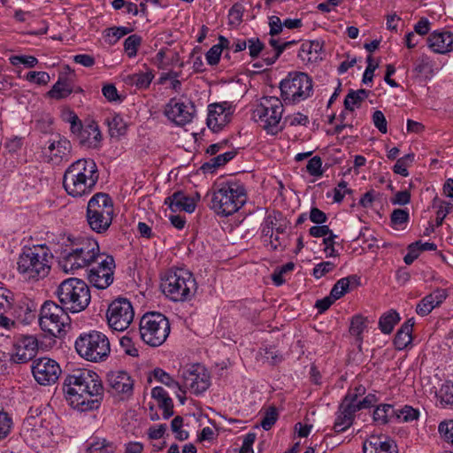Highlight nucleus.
I'll use <instances>...</instances> for the list:
<instances>
[{"instance_id": "1", "label": "nucleus", "mask_w": 453, "mask_h": 453, "mask_svg": "<svg viewBox=\"0 0 453 453\" xmlns=\"http://www.w3.org/2000/svg\"><path fill=\"white\" fill-rule=\"evenodd\" d=\"M63 391L68 403L79 411L98 409L104 394L100 376L86 368L71 371L64 380Z\"/></svg>"}, {"instance_id": "2", "label": "nucleus", "mask_w": 453, "mask_h": 453, "mask_svg": "<svg viewBox=\"0 0 453 453\" xmlns=\"http://www.w3.org/2000/svg\"><path fill=\"white\" fill-rule=\"evenodd\" d=\"M55 240L54 252L60 253V265L66 273L88 268L103 254L97 241L89 236L59 234Z\"/></svg>"}, {"instance_id": "3", "label": "nucleus", "mask_w": 453, "mask_h": 453, "mask_svg": "<svg viewBox=\"0 0 453 453\" xmlns=\"http://www.w3.org/2000/svg\"><path fill=\"white\" fill-rule=\"evenodd\" d=\"M48 242L51 246L44 243L22 248L17 261V270L25 280L38 281L49 275L56 247L55 235H49Z\"/></svg>"}, {"instance_id": "4", "label": "nucleus", "mask_w": 453, "mask_h": 453, "mask_svg": "<svg viewBox=\"0 0 453 453\" xmlns=\"http://www.w3.org/2000/svg\"><path fill=\"white\" fill-rule=\"evenodd\" d=\"M99 180L98 167L92 158H80L72 163L63 175V187L73 197H82L95 189Z\"/></svg>"}, {"instance_id": "5", "label": "nucleus", "mask_w": 453, "mask_h": 453, "mask_svg": "<svg viewBox=\"0 0 453 453\" xmlns=\"http://www.w3.org/2000/svg\"><path fill=\"white\" fill-rule=\"evenodd\" d=\"M246 200L244 185L240 181L227 180L215 187L209 206L218 215L229 216L241 209Z\"/></svg>"}, {"instance_id": "6", "label": "nucleus", "mask_w": 453, "mask_h": 453, "mask_svg": "<svg viewBox=\"0 0 453 453\" xmlns=\"http://www.w3.org/2000/svg\"><path fill=\"white\" fill-rule=\"evenodd\" d=\"M161 289L167 299L174 303L189 302L197 290L193 273L185 268H171L162 278Z\"/></svg>"}, {"instance_id": "7", "label": "nucleus", "mask_w": 453, "mask_h": 453, "mask_svg": "<svg viewBox=\"0 0 453 453\" xmlns=\"http://www.w3.org/2000/svg\"><path fill=\"white\" fill-rule=\"evenodd\" d=\"M61 306L67 311L78 313L84 311L90 303V289L87 283L78 278L63 280L56 290Z\"/></svg>"}, {"instance_id": "8", "label": "nucleus", "mask_w": 453, "mask_h": 453, "mask_svg": "<svg viewBox=\"0 0 453 453\" xmlns=\"http://www.w3.org/2000/svg\"><path fill=\"white\" fill-rule=\"evenodd\" d=\"M78 355L88 362L105 361L111 354V343L107 335L97 330L81 333L74 342Z\"/></svg>"}, {"instance_id": "9", "label": "nucleus", "mask_w": 453, "mask_h": 453, "mask_svg": "<svg viewBox=\"0 0 453 453\" xmlns=\"http://www.w3.org/2000/svg\"><path fill=\"white\" fill-rule=\"evenodd\" d=\"M114 217L112 198L106 193L95 194L88 203L86 218L90 229L97 234L105 233Z\"/></svg>"}, {"instance_id": "10", "label": "nucleus", "mask_w": 453, "mask_h": 453, "mask_svg": "<svg viewBox=\"0 0 453 453\" xmlns=\"http://www.w3.org/2000/svg\"><path fill=\"white\" fill-rule=\"evenodd\" d=\"M170 331V322L162 313L147 312L140 319V337L150 347L161 346L168 338Z\"/></svg>"}, {"instance_id": "11", "label": "nucleus", "mask_w": 453, "mask_h": 453, "mask_svg": "<svg viewBox=\"0 0 453 453\" xmlns=\"http://www.w3.org/2000/svg\"><path fill=\"white\" fill-rule=\"evenodd\" d=\"M67 311L53 301H46L40 311L39 324L44 332L54 337L61 338L70 327Z\"/></svg>"}, {"instance_id": "12", "label": "nucleus", "mask_w": 453, "mask_h": 453, "mask_svg": "<svg viewBox=\"0 0 453 453\" xmlns=\"http://www.w3.org/2000/svg\"><path fill=\"white\" fill-rule=\"evenodd\" d=\"M280 95L286 104H296L310 97L313 92L312 79L305 73H289L280 84Z\"/></svg>"}, {"instance_id": "13", "label": "nucleus", "mask_w": 453, "mask_h": 453, "mask_svg": "<svg viewBox=\"0 0 453 453\" xmlns=\"http://www.w3.org/2000/svg\"><path fill=\"white\" fill-rule=\"evenodd\" d=\"M282 102L275 96H264L253 111V119L271 134L280 131V122L282 118Z\"/></svg>"}, {"instance_id": "14", "label": "nucleus", "mask_w": 453, "mask_h": 453, "mask_svg": "<svg viewBox=\"0 0 453 453\" xmlns=\"http://www.w3.org/2000/svg\"><path fill=\"white\" fill-rule=\"evenodd\" d=\"M51 434L48 423L41 417H27L20 429V436L32 448L48 446Z\"/></svg>"}, {"instance_id": "15", "label": "nucleus", "mask_w": 453, "mask_h": 453, "mask_svg": "<svg viewBox=\"0 0 453 453\" xmlns=\"http://www.w3.org/2000/svg\"><path fill=\"white\" fill-rule=\"evenodd\" d=\"M134 318V311L127 298L114 299L106 311L107 323L115 331H125L129 327Z\"/></svg>"}, {"instance_id": "16", "label": "nucleus", "mask_w": 453, "mask_h": 453, "mask_svg": "<svg viewBox=\"0 0 453 453\" xmlns=\"http://www.w3.org/2000/svg\"><path fill=\"white\" fill-rule=\"evenodd\" d=\"M114 269L113 257L103 253L88 267V280L96 288L105 289L113 282Z\"/></svg>"}, {"instance_id": "17", "label": "nucleus", "mask_w": 453, "mask_h": 453, "mask_svg": "<svg viewBox=\"0 0 453 453\" xmlns=\"http://www.w3.org/2000/svg\"><path fill=\"white\" fill-rule=\"evenodd\" d=\"M72 144L68 139L61 135H56L47 142L42 149L45 160L54 165H58L71 158Z\"/></svg>"}, {"instance_id": "18", "label": "nucleus", "mask_w": 453, "mask_h": 453, "mask_svg": "<svg viewBox=\"0 0 453 453\" xmlns=\"http://www.w3.org/2000/svg\"><path fill=\"white\" fill-rule=\"evenodd\" d=\"M31 368L35 380L42 386L54 384L61 373L59 365L49 357L34 360Z\"/></svg>"}, {"instance_id": "19", "label": "nucleus", "mask_w": 453, "mask_h": 453, "mask_svg": "<svg viewBox=\"0 0 453 453\" xmlns=\"http://www.w3.org/2000/svg\"><path fill=\"white\" fill-rule=\"evenodd\" d=\"M195 111L192 103L185 104L176 98H171L165 105L164 113L175 125L185 126L192 121Z\"/></svg>"}, {"instance_id": "20", "label": "nucleus", "mask_w": 453, "mask_h": 453, "mask_svg": "<svg viewBox=\"0 0 453 453\" xmlns=\"http://www.w3.org/2000/svg\"><path fill=\"white\" fill-rule=\"evenodd\" d=\"M184 386L198 395L205 392L210 385V375L207 371L199 365H192L182 373Z\"/></svg>"}, {"instance_id": "21", "label": "nucleus", "mask_w": 453, "mask_h": 453, "mask_svg": "<svg viewBox=\"0 0 453 453\" xmlns=\"http://www.w3.org/2000/svg\"><path fill=\"white\" fill-rule=\"evenodd\" d=\"M109 392L119 396L121 400L128 399L133 395L134 380L125 371L110 372L107 374Z\"/></svg>"}, {"instance_id": "22", "label": "nucleus", "mask_w": 453, "mask_h": 453, "mask_svg": "<svg viewBox=\"0 0 453 453\" xmlns=\"http://www.w3.org/2000/svg\"><path fill=\"white\" fill-rule=\"evenodd\" d=\"M233 106L227 102L212 104L208 106L207 126L213 132L220 131L231 120Z\"/></svg>"}, {"instance_id": "23", "label": "nucleus", "mask_w": 453, "mask_h": 453, "mask_svg": "<svg viewBox=\"0 0 453 453\" xmlns=\"http://www.w3.org/2000/svg\"><path fill=\"white\" fill-rule=\"evenodd\" d=\"M37 349L36 338L31 335H22L15 342L12 359L18 364L27 363L35 357Z\"/></svg>"}, {"instance_id": "24", "label": "nucleus", "mask_w": 453, "mask_h": 453, "mask_svg": "<svg viewBox=\"0 0 453 453\" xmlns=\"http://www.w3.org/2000/svg\"><path fill=\"white\" fill-rule=\"evenodd\" d=\"M428 47L435 53L447 54L453 51V32L435 30L427 38Z\"/></svg>"}, {"instance_id": "25", "label": "nucleus", "mask_w": 453, "mask_h": 453, "mask_svg": "<svg viewBox=\"0 0 453 453\" xmlns=\"http://www.w3.org/2000/svg\"><path fill=\"white\" fill-rule=\"evenodd\" d=\"M395 444L386 435L372 434L363 443L364 453H397Z\"/></svg>"}, {"instance_id": "26", "label": "nucleus", "mask_w": 453, "mask_h": 453, "mask_svg": "<svg viewBox=\"0 0 453 453\" xmlns=\"http://www.w3.org/2000/svg\"><path fill=\"white\" fill-rule=\"evenodd\" d=\"M447 297L448 291L446 289L436 288L419 301L416 307L417 314L422 317L428 315L434 308L440 306Z\"/></svg>"}, {"instance_id": "27", "label": "nucleus", "mask_w": 453, "mask_h": 453, "mask_svg": "<svg viewBox=\"0 0 453 453\" xmlns=\"http://www.w3.org/2000/svg\"><path fill=\"white\" fill-rule=\"evenodd\" d=\"M173 212L185 211L192 213L196 210V199L187 196L183 191H176L165 199Z\"/></svg>"}, {"instance_id": "28", "label": "nucleus", "mask_w": 453, "mask_h": 453, "mask_svg": "<svg viewBox=\"0 0 453 453\" xmlns=\"http://www.w3.org/2000/svg\"><path fill=\"white\" fill-rule=\"evenodd\" d=\"M357 411L349 406L339 404L335 412L333 430L336 434L347 431L354 423Z\"/></svg>"}, {"instance_id": "29", "label": "nucleus", "mask_w": 453, "mask_h": 453, "mask_svg": "<svg viewBox=\"0 0 453 453\" xmlns=\"http://www.w3.org/2000/svg\"><path fill=\"white\" fill-rule=\"evenodd\" d=\"M102 140V134L97 123L89 120L84 125V129L81 133L78 141L83 147L96 149L99 147Z\"/></svg>"}, {"instance_id": "30", "label": "nucleus", "mask_w": 453, "mask_h": 453, "mask_svg": "<svg viewBox=\"0 0 453 453\" xmlns=\"http://www.w3.org/2000/svg\"><path fill=\"white\" fill-rule=\"evenodd\" d=\"M154 77V71L145 67V70L124 76L123 81L127 85L136 87L138 89H147Z\"/></svg>"}, {"instance_id": "31", "label": "nucleus", "mask_w": 453, "mask_h": 453, "mask_svg": "<svg viewBox=\"0 0 453 453\" xmlns=\"http://www.w3.org/2000/svg\"><path fill=\"white\" fill-rule=\"evenodd\" d=\"M413 326L414 319H410L406 320L396 332L394 345L397 350H403L411 343Z\"/></svg>"}, {"instance_id": "32", "label": "nucleus", "mask_w": 453, "mask_h": 453, "mask_svg": "<svg viewBox=\"0 0 453 453\" xmlns=\"http://www.w3.org/2000/svg\"><path fill=\"white\" fill-rule=\"evenodd\" d=\"M151 396L157 401V406L163 410L164 418L168 419L173 415V400L162 387L153 388Z\"/></svg>"}, {"instance_id": "33", "label": "nucleus", "mask_w": 453, "mask_h": 453, "mask_svg": "<svg viewBox=\"0 0 453 453\" xmlns=\"http://www.w3.org/2000/svg\"><path fill=\"white\" fill-rule=\"evenodd\" d=\"M322 44L319 41L303 42L301 45L298 57L306 62H316L321 59Z\"/></svg>"}, {"instance_id": "34", "label": "nucleus", "mask_w": 453, "mask_h": 453, "mask_svg": "<svg viewBox=\"0 0 453 453\" xmlns=\"http://www.w3.org/2000/svg\"><path fill=\"white\" fill-rule=\"evenodd\" d=\"M115 445L104 438L91 437L87 441L86 453H114Z\"/></svg>"}, {"instance_id": "35", "label": "nucleus", "mask_w": 453, "mask_h": 453, "mask_svg": "<svg viewBox=\"0 0 453 453\" xmlns=\"http://www.w3.org/2000/svg\"><path fill=\"white\" fill-rule=\"evenodd\" d=\"M237 154L235 150H225L218 156L211 157L208 162L202 165L204 172H212L213 170L225 165L232 160Z\"/></svg>"}, {"instance_id": "36", "label": "nucleus", "mask_w": 453, "mask_h": 453, "mask_svg": "<svg viewBox=\"0 0 453 453\" xmlns=\"http://www.w3.org/2000/svg\"><path fill=\"white\" fill-rule=\"evenodd\" d=\"M396 415V411L393 405L384 403L376 407L373 411V421L379 425H385L388 423Z\"/></svg>"}, {"instance_id": "37", "label": "nucleus", "mask_w": 453, "mask_h": 453, "mask_svg": "<svg viewBox=\"0 0 453 453\" xmlns=\"http://www.w3.org/2000/svg\"><path fill=\"white\" fill-rule=\"evenodd\" d=\"M72 92V86L67 80L59 79L47 95L50 98L59 100L67 97Z\"/></svg>"}, {"instance_id": "38", "label": "nucleus", "mask_w": 453, "mask_h": 453, "mask_svg": "<svg viewBox=\"0 0 453 453\" xmlns=\"http://www.w3.org/2000/svg\"><path fill=\"white\" fill-rule=\"evenodd\" d=\"M400 321V316L395 311L384 313L379 320V328L383 334H390L395 326Z\"/></svg>"}, {"instance_id": "39", "label": "nucleus", "mask_w": 453, "mask_h": 453, "mask_svg": "<svg viewBox=\"0 0 453 453\" xmlns=\"http://www.w3.org/2000/svg\"><path fill=\"white\" fill-rule=\"evenodd\" d=\"M365 394V388L362 385L355 387L354 388L349 389L345 396L340 403L342 405L349 406L353 410H356L357 404L359 405L361 396Z\"/></svg>"}, {"instance_id": "40", "label": "nucleus", "mask_w": 453, "mask_h": 453, "mask_svg": "<svg viewBox=\"0 0 453 453\" xmlns=\"http://www.w3.org/2000/svg\"><path fill=\"white\" fill-rule=\"evenodd\" d=\"M367 96L368 91L365 89L350 91L344 99L345 109L353 111L355 107H358Z\"/></svg>"}, {"instance_id": "41", "label": "nucleus", "mask_w": 453, "mask_h": 453, "mask_svg": "<svg viewBox=\"0 0 453 453\" xmlns=\"http://www.w3.org/2000/svg\"><path fill=\"white\" fill-rule=\"evenodd\" d=\"M107 124L111 136L124 135L127 132V123L119 114H115L112 117L108 118Z\"/></svg>"}, {"instance_id": "42", "label": "nucleus", "mask_w": 453, "mask_h": 453, "mask_svg": "<svg viewBox=\"0 0 453 453\" xmlns=\"http://www.w3.org/2000/svg\"><path fill=\"white\" fill-rule=\"evenodd\" d=\"M437 397L441 406H453V381L448 380L443 383L437 393Z\"/></svg>"}, {"instance_id": "43", "label": "nucleus", "mask_w": 453, "mask_h": 453, "mask_svg": "<svg viewBox=\"0 0 453 453\" xmlns=\"http://www.w3.org/2000/svg\"><path fill=\"white\" fill-rule=\"evenodd\" d=\"M413 71L418 75H430L434 73V63L428 56L422 55L416 60Z\"/></svg>"}, {"instance_id": "44", "label": "nucleus", "mask_w": 453, "mask_h": 453, "mask_svg": "<svg viewBox=\"0 0 453 453\" xmlns=\"http://www.w3.org/2000/svg\"><path fill=\"white\" fill-rule=\"evenodd\" d=\"M293 43H295V42H285L283 43H280L278 40L271 38L269 40V44L273 48V52L272 57H265V64L267 65H271L275 63L285 49Z\"/></svg>"}, {"instance_id": "45", "label": "nucleus", "mask_w": 453, "mask_h": 453, "mask_svg": "<svg viewBox=\"0 0 453 453\" xmlns=\"http://www.w3.org/2000/svg\"><path fill=\"white\" fill-rule=\"evenodd\" d=\"M152 378L158 382L165 384L169 388H178L180 389V386L179 382L175 381L169 373L165 372L161 368H155L151 374L149 376V380L150 381Z\"/></svg>"}, {"instance_id": "46", "label": "nucleus", "mask_w": 453, "mask_h": 453, "mask_svg": "<svg viewBox=\"0 0 453 453\" xmlns=\"http://www.w3.org/2000/svg\"><path fill=\"white\" fill-rule=\"evenodd\" d=\"M352 280H356V276L342 278L334 285L331 289V295L334 299H340L349 291V285Z\"/></svg>"}, {"instance_id": "47", "label": "nucleus", "mask_w": 453, "mask_h": 453, "mask_svg": "<svg viewBox=\"0 0 453 453\" xmlns=\"http://www.w3.org/2000/svg\"><path fill=\"white\" fill-rule=\"evenodd\" d=\"M414 161V154L410 153L407 154L395 162L393 172L396 174H400L403 177H407L409 175L408 167L412 164Z\"/></svg>"}, {"instance_id": "48", "label": "nucleus", "mask_w": 453, "mask_h": 453, "mask_svg": "<svg viewBox=\"0 0 453 453\" xmlns=\"http://www.w3.org/2000/svg\"><path fill=\"white\" fill-rule=\"evenodd\" d=\"M13 293L6 288L0 286V314L8 312L13 304Z\"/></svg>"}, {"instance_id": "49", "label": "nucleus", "mask_w": 453, "mask_h": 453, "mask_svg": "<svg viewBox=\"0 0 453 453\" xmlns=\"http://www.w3.org/2000/svg\"><path fill=\"white\" fill-rule=\"evenodd\" d=\"M142 43V37L138 35H129L124 42V50L129 58H134L137 54L139 46Z\"/></svg>"}, {"instance_id": "50", "label": "nucleus", "mask_w": 453, "mask_h": 453, "mask_svg": "<svg viewBox=\"0 0 453 453\" xmlns=\"http://www.w3.org/2000/svg\"><path fill=\"white\" fill-rule=\"evenodd\" d=\"M278 419V411L274 406H271L267 409L264 418L261 420L260 426L264 430H270Z\"/></svg>"}, {"instance_id": "51", "label": "nucleus", "mask_w": 453, "mask_h": 453, "mask_svg": "<svg viewBox=\"0 0 453 453\" xmlns=\"http://www.w3.org/2000/svg\"><path fill=\"white\" fill-rule=\"evenodd\" d=\"M419 411L411 406L405 405L403 409L396 411L395 417L403 422H411L418 418Z\"/></svg>"}, {"instance_id": "52", "label": "nucleus", "mask_w": 453, "mask_h": 453, "mask_svg": "<svg viewBox=\"0 0 453 453\" xmlns=\"http://www.w3.org/2000/svg\"><path fill=\"white\" fill-rule=\"evenodd\" d=\"M438 431L445 441L453 444V419L441 421Z\"/></svg>"}, {"instance_id": "53", "label": "nucleus", "mask_w": 453, "mask_h": 453, "mask_svg": "<svg viewBox=\"0 0 453 453\" xmlns=\"http://www.w3.org/2000/svg\"><path fill=\"white\" fill-rule=\"evenodd\" d=\"M9 60L12 65H24L29 68L35 66L38 63V59L35 57L27 55L12 56Z\"/></svg>"}, {"instance_id": "54", "label": "nucleus", "mask_w": 453, "mask_h": 453, "mask_svg": "<svg viewBox=\"0 0 453 453\" xmlns=\"http://www.w3.org/2000/svg\"><path fill=\"white\" fill-rule=\"evenodd\" d=\"M12 426V419L7 412L0 411V441L6 438Z\"/></svg>"}, {"instance_id": "55", "label": "nucleus", "mask_w": 453, "mask_h": 453, "mask_svg": "<svg viewBox=\"0 0 453 453\" xmlns=\"http://www.w3.org/2000/svg\"><path fill=\"white\" fill-rule=\"evenodd\" d=\"M306 170L310 175L320 177L323 175L322 160L319 156L311 157L306 165Z\"/></svg>"}, {"instance_id": "56", "label": "nucleus", "mask_w": 453, "mask_h": 453, "mask_svg": "<svg viewBox=\"0 0 453 453\" xmlns=\"http://www.w3.org/2000/svg\"><path fill=\"white\" fill-rule=\"evenodd\" d=\"M266 246L273 251H282L287 247L286 239L284 236L273 234V238L265 240Z\"/></svg>"}, {"instance_id": "57", "label": "nucleus", "mask_w": 453, "mask_h": 453, "mask_svg": "<svg viewBox=\"0 0 453 453\" xmlns=\"http://www.w3.org/2000/svg\"><path fill=\"white\" fill-rule=\"evenodd\" d=\"M26 80L38 85H46L50 81V77L46 72L31 71L27 73Z\"/></svg>"}, {"instance_id": "58", "label": "nucleus", "mask_w": 453, "mask_h": 453, "mask_svg": "<svg viewBox=\"0 0 453 453\" xmlns=\"http://www.w3.org/2000/svg\"><path fill=\"white\" fill-rule=\"evenodd\" d=\"M365 328V319L363 316L357 315L351 319L349 333L352 335L360 337Z\"/></svg>"}, {"instance_id": "59", "label": "nucleus", "mask_w": 453, "mask_h": 453, "mask_svg": "<svg viewBox=\"0 0 453 453\" xmlns=\"http://www.w3.org/2000/svg\"><path fill=\"white\" fill-rule=\"evenodd\" d=\"M244 7L240 3H235L228 12L231 24L239 25L242 21Z\"/></svg>"}, {"instance_id": "60", "label": "nucleus", "mask_w": 453, "mask_h": 453, "mask_svg": "<svg viewBox=\"0 0 453 453\" xmlns=\"http://www.w3.org/2000/svg\"><path fill=\"white\" fill-rule=\"evenodd\" d=\"M335 268V264L331 261H324L315 265L312 275L316 279H320L326 273L332 272Z\"/></svg>"}, {"instance_id": "61", "label": "nucleus", "mask_w": 453, "mask_h": 453, "mask_svg": "<svg viewBox=\"0 0 453 453\" xmlns=\"http://www.w3.org/2000/svg\"><path fill=\"white\" fill-rule=\"evenodd\" d=\"M264 43L257 37H252L247 40V48L249 49L250 56L256 58L264 50Z\"/></svg>"}, {"instance_id": "62", "label": "nucleus", "mask_w": 453, "mask_h": 453, "mask_svg": "<svg viewBox=\"0 0 453 453\" xmlns=\"http://www.w3.org/2000/svg\"><path fill=\"white\" fill-rule=\"evenodd\" d=\"M264 357L270 365H277L282 361V356L274 346H269L263 349Z\"/></svg>"}, {"instance_id": "63", "label": "nucleus", "mask_w": 453, "mask_h": 453, "mask_svg": "<svg viewBox=\"0 0 453 453\" xmlns=\"http://www.w3.org/2000/svg\"><path fill=\"white\" fill-rule=\"evenodd\" d=\"M391 223L394 226H401L409 220V212L405 209H395L391 213Z\"/></svg>"}, {"instance_id": "64", "label": "nucleus", "mask_w": 453, "mask_h": 453, "mask_svg": "<svg viewBox=\"0 0 453 453\" xmlns=\"http://www.w3.org/2000/svg\"><path fill=\"white\" fill-rule=\"evenodd\" d=\"M347 182L345 180H341L338 185L334 188V202L341 203L346 194H352L353 191L350 188H348Z\"/></svg>"}]
</instances>
